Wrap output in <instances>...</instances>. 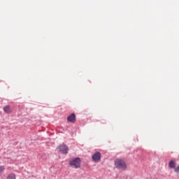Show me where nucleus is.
I'll use <instances>...</instances> for the list:
<instances>
[{
	"instance_id": "f257e3e1",
	"label": "nucleus",
	"mask_w": 179,
	"mask_h": 179,
	"mask_svg": "<svg viewBox=\"0 0 179 179\" xmlns=\"http://www.w3.org/2000/svg\"><path fill=\"white\" fill-rule=\"evenodd\" d=\"M115 166L117 169H119L120 170H127V163H125V161L117 159L115 161Z\"/></svg>"
},
{
	"instance_id": "f03ea898",
	"label": "nucleus",
	"mask_w": 179,
	"mask_h": 179,
	"mask_svg": "<svg viewBox=\"0 0 179 179\" xmlns=\"http://www.w3.org/2000/svg\"><path fill=\"white\" fill-rule=\"evenodd\" d=\"M73 169H80V158H73L69 162Z\"/></svg>"
},
{
	"instance_id": "7ed1b4c3",
	"label": "nucleus",
	"mask_w": 179,
	"mask_h": 179,
	"mask_svg": "<svg viewBox=\"0 0 179 179\" xmlns=\"http://www.w3.org/2000/svg\"><path fill=\"white\" fill-rule=\"evenodd\" d=\"M57 149L59 150V151L61 152V153H62L63 155H66V153H68V150H69V149L68 148V146H66V145H59Z\"/></svg>"
},
{
	"instance_id": "20e7f679",
	"label": "nucleus",
	"mask_w": 179,
	"mask_h": 179,
	"mask_svg": "<svg viewBox=\"0 0 179 179\" xmlns=\"http://www.w3.org/2000/svg\"><path fill=\"white\" fill-rule=\"evenodd\" d=\"M101 159V153H100L99 152H96L92 155V160L95 163L100 162Z\"/></svg>"
},
{
	"instance_id": "39448f33",
	"label": "nucleus",
	"mask_w": 179,
	"mask_h": 179,
	"mask_svg": "<svg viewBox=\"0 0 179 179\" xmlns=\"http://www.w3.org/2000/svg\"><path fill=\"white\" fill-rule=\"evenodd\" d=\"M67 121L68 122L75 124V122H76V115H75V113H71L69 116H68Z\"/></svg>"
},
{
	"instance_id": "423d86ee",
	"label": "nucleus",
	"mask_w": 179,
	"mask_h": 179,
	"mask_svg": "<svg viewBox=\"0 0 179 179\" xmlns=\"http://www.w3.org/2000/svg\"><path fill=\"white\" fill-rule=\"evenodd\" d=\"M3 111L4 113H6V114H10L12 113V108H10V106L6 105L3 107Z\"/></svg>"
},
{
	"instance_id": "0eeeda50",
	"label": "nucleus",
	"mask_w": 179,
	"mask_h": 179,
	"mask_svg": "<svg viewBox=\"0 0 179 179\" xmlns=\"http://www.w3.org/2000/svg\"><path fill=\"white\" fill-rule=\"evenodd\" d=\"M169 167L171 169H176V162L174 161H171L169 162Z\"/></svg>"
},
{
	"instance_id": "6e6552de",
	"label": "nucleus",
	"mask_w": 179,
	"mask_h": 179,
	"mask_svg": "<svg viewBox=\"0 0 179 179\" xmlns=\"http://www.w3.org/2000/svg\"><path fill=\"white\" fill-rule=\"evenodd\" d=\"M7 179H16V175L11 173L7 176Z\"/></svg>"
},
{
	"instance_id": "1a4fd4ad",
	"label": "nucleus",
	"mask_w": 179,
	"mask_h": 179,
	"mask_svg": "<svg viewBox=\"0 0 179 179\" xmlns=\"http://www.w3.org/2000/svg\"><path fill=\"white\" fill-rule=\"evenodd\" d=\"M5 171V167L0 166V174H2L3 171Z\"/></svg>"
}]
</instances>
